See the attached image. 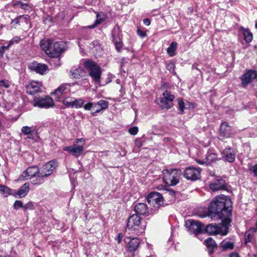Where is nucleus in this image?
<instances>
[{
    "instance_id": "1",
    "label": "nucleus",
    "mask_w": 257,
    "mask_h": 257,
    "mask_svg": "<svg viewBox=\"0 0 257 257\" xmlns=\"http://www.w3.org/2000/svg\"><path fill=\"white\" fill-rule=\"evenodd\" d=\"M232 201L230 199L224 195L215 197L210 203L208 208L209 215L211 218L231 219Z\"/></svg>"
},
{
    "instance_id": "2",
    "label": "nucleus",
    "mask_w": 257,
    "mask_h": 257,
    "mask_svg": "<svg viewBox=\"0 0 257 257\" xmlns=\"http://www.w3.org/2000/svg\"><path fill=\"white\" fill-rule=\"evenodd\" d=\"M146 222L137 214H133L127 219V229L130 233L139 235L145 232Z\"/></svg>"
},
{
    "instance_id": "3",
    "label": "nucleus",
    "mask_w": 257,
    "mask_h": 257,
    "mask_svg": "<svg viewBox=\"0 0 257 257\" xmlns=\"http://www.w3.org/2000/svg\"><path fill=\"white\" fill-rule=\"evenodd\" d=\"M221 220L222 222L219 224L215 223L208 224L205 228H204L205 232L209 235H226L228 233L231 219L226 218Z\"/></svg>"
},
{
    "instance_id": "4",
    "label": "nucleus",
    "mask_w": 257,
    "mask_h": 257,
    "mask_svg": "<svg viewBox=\"0 0 257 257\" xmlns=\"http://www.w3.org/2000/svg\"><path fill=\"white\" fill-rule=\"evenodd\" d=\"M181 171L178 169H166L163 171V180L169 186H175L180 180Z\"/></svg>"
},
{
    "instance_id": "5",
    "label": "nucleus",
    "mask_w": 257,
    "mask_h": 257,
    "mask_svg": "<svg viewBox=\"0 0 257 257\" xmlns=\"http://www.w3.org/2000/svg\"><path fill=\"white\" fill-rule=\"evenodd\" d=\"M84 66L88 71L89 75L92 78L95 84L100 82L102 73L101 68L97 63L91 60H87L84 63Z\"/></svg>"
},
{
    "instance_id": "6",
    "label": "nucleus",
    "mask_w": 257,
    "mask_h": 257,
    "mask_svg": "<svg viewBox=\"0 0 257 257\" xmlns=\"http://www.w3.org/2000/svg\"><path fill=\"white\" fill-rule=\"evenodd\" d=\"M58 166V163L56 161L52 160L45 164L40 170V175H39V182H35V180L32 181L34 185H40L44 182V177H47L51 175L53 171L56 169Z\"/></svg>"
},
{
    "instance_id": "7",
    "label": "nucleus",
    "mask_w": 257,
    "mask_h": 257,
    "mask_svg": "<svg viewBox=\"0 0 257 257\" xmlns=\"http://www.w3.org/2000/svg\"><path fill=\"white\" fill-rule=\"evenodd\" d=\"M33 105L35 107H38L41 108H48L54 105L53 99L48 96L36 97L34 98L32 102Z\"/></svg>"
},
{
    "instance_id": "8",
    "label": "nucleus",
    "mask_w": 257,
    "mask_h": 257,
    "mask_svg": "<svg viewBox=\"0 0 257 257\" xmlns=\"http://www.w3.org/2000/svg\"><path fill=\"white\" fill-rule=\"evenodd\" d=\"M185 226L190 233L197 235L204 231V225L198 221L188 219L185 222Z\"/></svg>"
},
{
    "instance_id": "9",
    "label": "nucleus",
    "mask_w": 257,
    "mask_h": 257,
    "mask_svg": "<svg viewBox=\"0 0 257 257\" xmlns=\"http://www.w3.org/2000/svg\"><path fill=\"white\" fill-rule=\"evenodd\" d=\"M147 202L155 209H159L164 203L162 195L158 192H151L147 197Z\"/></svg>"
},
{
    "instance_id": "10",
    "label": "nucleus",
    "mask_w": 257,
    "mask_h": 257,
    "mask_svg": "<svg viewBox=\"0 0 257 257\" xmlns=\"http://www.w3.org/2000/svg\"><path fill=\"white\" fill-rule=\"evenodd\" d=\"M175 96L167 90L164 91L163 93V97L160 98L159 105L162 109H168L173 105V101Z\"/></svg>"
},
{
    "instance_id": "11",
    "label": "nucleus",
    "mask_w": 257,
    "mask_h": 257,
    "mask_svg": "<svg viewBox=\"0 0 257 257\" xmlns=\"http://www.w3.org/2000/svg\"><path fill=\"white\" fill-rule=\"evenodd\" d=\"M201 170L199 168L189 167L184 172V177L188 180L196 181L201 177Z\"/></svg>"
},
{
    "instance_id": "12",
    "label": "nucleus",
    "mask_w": 257,
    "mask_h": 257,
    "mask_svg": "<svg viewBox=\"0 0 257 257\" xmlns=\"http://www.w3.org/2000/svg\"><path fill=\"white\" fill-rule=\"evenodd\" d=\"M243 86H245L253 80H257V71L250 69L247 70L241 77Z\"/></svg>"
},
{
    "instance_id": "13",
    "label": "nucleus",
    "mask_w": 257,
    "mask_h": 257,
    "mask_svg": "<svg viewBox=\"0 0 257 257\" xmlns=\"http://www.w3.org/2000/svg\"><path fill=\"white\" fill-rule=\"evenodd\" d=\"M42 84L41 82L32 81L26 85L27 92L31 95H34L42 91Z\"/></svg>"
},
{
    "instance_id": "14",
    "label": "nucleus",
    "mask_w": 257,
    "mask_h": 257,
    "mask_svg": "<svg viewBox=\"0 0 257 257\" xmlns=\"http://www.w3.org/2000/svg\"><path fill=\"white\" fill-rule=\"evenodd\" d=\"M236 156V153L234 150L228 147L224 149L221 152V159L229 163H232L234 161Z\"/></svg>"
},
{
    "instance_id": "15",
    "label": "nucleus",
    "mask_w": 257,
    "mask_h": 257,
    "mask_svg": "<svg viewBox=\"0 0 257 257\" xmlns=\"http://www.w3.org/2000/svg\"><path fill=\"white\" fill-rule=\"evenodd\" d=\"M29 68L36 73L44 75L48 70V66L45 64L38 63L36 62H33L29 64Z\"/></svg>"
},
{
    "instance_id": "16",
    "label": "nucleus",
    "mask_w": 257,
    "mask_h": 257,
    "mask_svg": "<svg viewBox=\"0 0 257 257\" xmlns=\"http://www.w3.org/2000/svg\"><path fill=\"white\" fill-rule=\"evenodd\" d=\"M232 135V130L227 122H222L220 127L219 137L221 139L229 138Z\"/></svg>"
},
{
    "instance_id": "17",
    "label": "nucleus",
    "mask_w": 257,
    "mask_h": 257,
    "mask_svg": "<svg viewBox=\"0 0 257 257\" xmlns=\"http://www.w3.org/2000/svg\"><path fill=\"white\" fill-rule=\"evenodd\" d=\"M210 188L213 191L219 190H225L227 188L225 184V181L224 179H219L216 180L214 182L210 185Z\"/></svg>"
},
{
    "instance_id": "18",
    "label": "nucleus",
    "mask_w": 257,
    "mask_h": 257,
    "mask_svg": "<svg viewBox=\"0 0 257 257\" xmlns=\"http://www.w3.org/2000/svg\"><path fill=\"white\" fill-rule=\"evenodd\" d=\"M71 85L69 83H63L54 91V94L56 95L58 100L62 94L69 92Z\"/></svg>"
},
{
    "instance_id": "19",
    "label": "nucleus",
    "mask_w": 257,
    "mask_h": 257,
    "mask_svg": "<svg viewBox=\"0 0 257 257\" xmlns=\"http://www.w3.org/2000/svg\"><path fill=\"white\" fill-rule=\"evenodd\" d=\"M108 107V102L104 100H100L97 103H94V109L95 110L91 112L92 116H96V113L100 112L102 110L106 109Z\"/></svg>"
},
{
    "instance_id": "20",
    "label": "nucleus",
    "mask_w": 257,
    "mask_h": 257,
    "mask_svg": "<svg viewBox=\"0 0 257 257\" xmlns=\"http://www.w3.org/2000/svg\"><path fill=\"white\" fill-rule=\"evenodd\" d=\"M205 156V160L206 161L207 165L215 163L217 161L221 159V158H218V155L217 153L210 150L207 152Z\"/></svg>"
},
{
    "instance_id": "21",
    "label": "nucleus",
    "mask_w": 257,
    "mask_h": 257,
    "mask_svg": "<svg viewBox=\"0 0 257 257\" xmlns=\"http://www.w3.org/2000/svg\"><path fill=\"white\" fill-rule=\"evenodd\" d=\"M135 211L136 214L147 216L149 214L147 205L144 203H138L135 206Z\"/></svg>"
},
{
    "instance_id": "22",
    "label": "nucleus",
    "mask_w": 257,
    "mask_h": 257,
    "mask_svg": "<svg viewBox=\"0 0 257 257\" xmlns=\"http://www.w3.org/2000/svg\"><path fill=\"white\" fill-rule=\"evenodd\" d=\"M70 72L73 78L75 79H80L85 73L83 69L80 67L72 68Z\"/></svg>"
},
{
    "instance_id": "23",
    "label": "nucleus",
    "mask_w": 257,
    "mask_h": 257,
    "mask_svg": "<svg viewBox=\"0 0 257 257\" xmlns=\"http://www.w3.org/2000/svg\"><path fill=\"white\" fill-rule=\"evenodd\" d=\"M106 18V15L104 13H98L96 15V20L94 24L87 26L88 29H93L103 22Z\"/></svg>"
},
{
    "instance_id": "24",
    "label": "nucleus",
    "mask_w": 257,
    "mask_h": 257,
    "mask_svg": "<svg viewBox=\"0 0 257 257\" xmlns=\"http://www.w3.org/2000/svg\"><path fill=\"white\" fill-rule=\"evenodd\" d=\"M204 243L208 248V252L210 254H212L214 249L217 248V244L215 240L212 237H208L205 239Z\"/></svg>"
},
{
    "instance_id": "25",
    "label": "nucleus",
    "mask_w": 257,
    "mask_h": 257,
    "mask_svg": "<svg viewBox=\"0 0 257 257\" xmlns=\"http://www.w3.org/2000/svg\"><path fill=\"white\" fill-rule=\"evenodd\" d=\"M29 183H25L16 192V194L19 196L20 198L24 197L27 195L29 191Z\"/></svg>"
},
{
    "instance_id": "26",
    "label": "nucleus",
    "mask_w": 257,
    "mask_h": 257,
    "mask_svg": "<svg viewBox=\"0 0 257 257\" xmlns=\"http://www.w3.org/2000/svg\"><path fill=\"white\" fill-rule=\"evenodd\" d=\"M26 171L30 178H34L37 175H40V169L37 166L29 167Z\"/></svg>"
},
{
    "instance_id": "27",
    "label": "nucleus",
    "mask_w": 257,
    "mask_h": 257,
    "mask_svg": "<svg viewBox=\"0 0 257 257\" xmlns=\"http://www.w3.org/2000/svg\"><path fill=\"white\" fill-rule=\"evenodd\" d=\"M139 245V240L137 238H133L128 242L127 247L130 251H134Z\"/></svg>"
},
{
    "instance_id": "28",
    "label": "nucleus",
    "mask_w": 257,
    "mask_h": 257,
    "mask_svg": "<svg viewBox=\"0 0 257 257\" xmlns=\"http://www.w3.org/2000/svg\"><path fill=\"white\" fill-rule=\"evenodd\" d=\"M112 41L121 40V30L118 25H116L113 29L111 33Z\"/></svg>"
},
{
    "instance_id": "29",
    "label": "nucleus",
    "mask_w": 257,
    "mask_h": 257,
    "mask_svg": "<svg viewBox=\"0 0 257 257\" xmlns=\"http://www.w3.org/2000/svg\"><path fill=\"white\" fill-rule=\"evenodd\" d=\"M53 49L54 51L52 53L53 54L54 56H57V57L60 55L61 52H62L63 49L62 47V43L60 42H53Z\"/></svg>"
},
{
    "instance_id": "30",
    "label": "nucleus",
    "mask_w": 257,
    "mask_h": 257,
    "mask_svg": "<svg viewBox=\"0 0 257 257\" xmlns=\"http://www.w3.org/2000/svg\"><path fill=\"white\" fill-rule=\"evenodd\" d=\"M83 145H76V144H73L72 154L76 157H78L81 155L83 151Z\"/></svg>"
},
{
    "instance_id": "31",
    "label": "nucleus",
    "mask_w": 257,
    "mask_h": 257,
    "mask_svg": "<svg viewBox=\"0 0 257 257\" xmlns=\"http://www.w3.org/2000/svg\"><path fill=\"white\" fill-rule=\"evenodd\" d=\"M220 247L223 250L232 249L234 248V243L229 240L224 239L221 242Z\"/></svg>"
},
{
    "instance_id": "32",
    "label": "nucleus",
    "mask_w": 257,
    "mask_h": 257,
    "mask_svg": "<svg viewBox=\"0 0 257 257\" xmlns=\"http://www.w3.org/2000/svg\"><path fill=\"white\" fill-rule=\"evenodd\" d=\"M22 133L26 136H27V138L29 139H34V136L33 134V131L31 127L28 126H23L21 128Z\"/></svg>"
},
{
    "instance_id": "33",
    "label": "nucleus",
    "mask_w": 257,
    "mask_h": 257,
    "mask_svg": "<svg viewBox=\"0 0 257 257\" xmlns=\"http://www.w3.org/2000/svg\"><path fill=\"white\" fill-rule=\"evenodd\" d=\"M177 47V43L175 42H172L170 46L167 48V52L170 57L175 55V51Z\"/></svg>"
},
{
    "instance_id": "34",
    "label": "nucleus",
    "mask_w": 257,
    "mask_h": 257,
    "mask_svg": "<svg viewBox=\"0 0 257 257\" xmlns=\"http://www.w3.org/2000/svg\"><path fill=\"white\" fill-rule=\"evenodd\" d=\"M53 41L50 39L43 40L41 42L42 49L46 53Z\"/></svg>"
},
{
    "instance_id": "35",
    "label": "nucleus",
    "mask_w": 257,
    "mask_h": 257,
    "mask_svg": "<svg viewBox=\"0 0 257 257\" xmlns=\"http://www.w3.org/2000/svg\"><path fill=\"white\" fill-rule=\"evenodd\" d=\"M244 39L246 43H250L252 40L253 35L248 29H243Z\"/></svg>"
},
{
    "instance_id": "36",
    "label": "nucleus",
    "mask_w": 257,
    "mask_h": 257,
    "mask_svg": "<svg viewBox=\"0 0 257 257\" xmlns=\"http://www.w3.org/2000/svg\"><path fill=\"white\" fill-rule=\"evenodd\" d=\"M73 108H80L84 104V100L81 99H76L74 97H73Z\"/></svg>"
},
{
    "instance_id": "37",
    "label": "nucleus",
    "mask_w": 257,
    "mask_h": 257,
    "mask_svg": "<svg viewBox=\"0 0 257 257\" xmlns=\"http://www.w3.org/2000/svg\"><path fill=\"white\" fill-rule=\"evenodd\" d=\"M0 191L5 197L8 196L11 193V190L9 187L1 184Z\"/></svg>"
},
{
    "instance_id": "38",
    "label": "nucleus",
    "mask_w": 257,
    "mask_h": 257,
    "mask_svg": "<svg viewBox=\"0 0 257 257\" xmlns=\"http://www.w3.org/2000/svg\"><path fill=\"white\" fill-rule=\"evenodd\" d=\"M73 97H67L63 99L62 102L64 105L68 107L73 108Z\"/></svg>"
},
{
    "instance_id": "39",
    "label": "nucleus",
    "mask_w": 257,
    "mask_h": 257,
    "mask_svg": "<svg viewBox=\"0 0 257 257\" xmlns=\"http://www.w3.org/2000/svg\"><path fill=\"white\" fill-rule=\"evenodd\" d=\"M29 18V16L27 15H24L20 16L19 17L16 18L14 19L12 21V23H15L16 24H19L20 23V21L21 19H24L25 22H26L27 20Z\"/></svg>"
},
{
    "instance_id": "40",
    "label": "nucleus",
    "mask_w": 257,
    "mask_h": 257,
    "mask_svg": "<svg viewBox=\"0 0 257 257\" xmlns=\"http://www.w3.org/2000/svg\"><path fill=\"white\" fill-rule=\"evenodd\" d=\"M175 64L173 62H169L166 66V68L167 70H168L170 72H172L174 75H176V73L175 71Z\"/></svg>"
},
{
    "instance_id": "41",
    "label": "nucleus",
    "mask_w": 257,
    "mask_h": 257,
    "mask_svg": "<svg viewBox=\"0 0 257 257\" xmlns=\"http://www.w3.org/2000/svg\"><path fill=\"white\" fill-rule=\"evenodd\" d=\"M21 40V39L20 37H19V36L15 37L14 38H13L12 40H11L10 41L9 44L8 45V46L9 48L11 46L14 45V44L19 43Z\"/></svg>"
},
{
    "instance_id": "42",
    "label": "nucleus",
    "mask_w": 257,
    "mask_h": 257,
    "mask_svg": "<svg viewBox=\"0 0 257 257\" xmlns=\"http://www.w3.org/2000/svg\"><path fill=\"white\" fill-rule=\"evenodd\" d=\"M178 104L179 106V109L181 111V114H183L184 112V102L183 101V99L181 98H178Z\"/></svg>"
},
{
    "instance_id": "43",
    "label": "nucleus",
    "mask_w": 257,
    "mask_h": 257,
    "mask_svg": "<svg viewBox=\"0 0 257 257\" xmlns=\"http://www.w3.org/2000/svg\"><path fill=\"white\" fill-rule=\"evenodd\" d=\"M16 5H19L20 7L25 10L26 12L29 11L31 8L27 4H24L21 2H18Z\"/></svg>"
},
{
    "instance_id": "44",
    "label": "nucleus",
    "mask_w": 257,
    "mask_h": 257,
    "mask_svg": "<svg viewBox=\"0 0 257 257\" xmlns=\"http://www.w3.org/2000/svg\"><path fill=\"white\" fill-rule=\"evenodd\" d=\"M10 82L8 80H0V86L8 88L10 86Z\"/></svg>"
},
{
    "instance_id": "45",
    "label": "nucleus",
    "mask_w": 257,
    "mask_h": 257,
    "mask_svg": "<svg viewBox=\"0 0 257 257\" xmlns=\"http://www.w3.org/2000/svg\"><path fill=\"white\" fill-rule=\"evenodd\" d=\"M14 208L16 210H18L20 208H24L23 202L20 200H16L14 204Z\"/></svg>"
},
{
    "instance_id": "46",
    "label": "nucleus",
    "mask_w": 257,
    "mask_h": 257,
    "mask_svg": "<svg viewBox=\"0 0 257 257\" xmlns=\"http://www.w3.org/2000/svg\"><path fill=\"white\" fill-rule=\"evenodd\" d=\"M54 51V50L53 49V42H52L51 46L48 51L46 52V54L48 55L50 57L52 58H57V56H54L53 54L52 53Z\"/></svg>"
},
{
    "instance_id": "47",
    "label": "nucleus",
    "mask_w": 257,
    "mask_h": 257,
    "mask_svg": "<svg viewBox=\"0 0 257 257\" xmlns=\"http://www.w3.org/2000/svg\"><path fill=\"white\" fill-rule=\"evenodd\" d=\"M128 132L132 135H136L139 132V128L137 126H133L130 127Z\"/></svg>"
},
{
    "instance_id": "48",
    "label": "nucleus",
    "mask_w": 257,
    "mask_h": 257,
    "mask_svg": "<svg viewBox=\"0 0 257 257\" xmlns=\"http://www.w3.org/2000/svg\"><path fill=\"white\" fill-rule=\"evenodd\" d=\"M115 44V48L117 51H119L122 46V44L120 40L112 41Z\"/></svg>"
},
{
    "instance_id": "49",
    "label": "nucleus",
    "mask_w": 257,
    "mask_h": 257,
    "mask_svg": "<svg viewBox=\"0 0 257 257\" xmlns=\"http://www.w3.org/2000/svg\"><path fill=\"white\" fill-rule=\"evenodd\" d=\"M95 103L88 102L83 106L84 109L86 110H90L91 108L94 109Z\"/></svg>"
},
{
    "instance_id": "50",
    "label": "nucleus",
    "mask_w": 257,
    "mask_h": 257,
    "mask_svg": "<svg viewBox=\"0 0 257 257\" xmlns=\"http://www.w3.org/2000/svg\"><path fill=\"white\" fill-rule=\"evenodd\" d=\"M34 208V205L32 202H29L24 205L25 210H32Z\"/></svg>"
},
{
    "instance_id": "51",
    "label": "nucleus",
    "mask_w": 257,
    "mask_h": 257,
    "mask_svg": "<svg viewBox=\"0 0 257 257\" xmlns=\"http://www.w3.org/2000/svg\"><path fill=\"white\" fill-rule=\"evenodd\" d=\"M135 146L140 148L143 146V142L141 138H137L135 141Z\"/></svg>"
},
{
    "instance_id": "52",
    "label": "nucleus",
    "mask_w": 257,
    "mask_h": 257,
    "mask_svg": "<svg viewBox=\"0 0 257 257\" xmlns=\"http://www.w3.org/2000/svg\"><path fill=\"white\" fill-rule=\"evenodd\" d=\"M28 177V175H27V173L26 171H24L22 174L20 176L18 180L20 181H24L25 180V178Z\"/></svg>"
},
{
    "instance_id": "53",
    "label": "nucleus",
    "mask_w": 257,
    "mask_h": 257,
    "mask_svg": "<svg viewBox=\"0 0 257 257\" xmlns=\"http://www.w3.org/2000/svg\"><path fill=\"white\" fill-rule=\"evenodd\" d=\"M137 32L138 35L141 38H144L147 35L146 32H145L144 31H143L139 29H138L137 30Z\"/></svg>"
},
{
    "instance_id": "54",
    "label": "nucleus",
    "mask_w": 257,
    "mask_h": 257,
    "mask_svg": "<svg viewBox=\"0 0 257 257\" xmlns=\"http://www.w3.org/2000/svg\"><path fill=\"white\" fill-rule=\"evenodd\" d=\"M8 49H9V47L8 46H4L0 47V58L3 57L5 51Z\"/></svg>"
},
{
    "instance_id": "55",
    "label": "nucleus",
    "mask_w": 257,
    "mask_h": 257,
    "mask_svg": "<svg viewBox=\"0 0 257 257\" xmlns=\"http://www.w3.org/2000/svg\"><path fill=\"white\" fill-rule=\"evenodd\" d=\"M250 170L253 173L255 176H257V164L250 168Z\"/></svg>"
},
{
    "instance_id": "56",
    "label": "nucleus",
    "mask_w": 257,
    "mask_h": 257,
    "mask_svg": "<svg viewBox=\"0 0 257 257\" xmlns=\"http://www.w3.org/2000/svg\"><path fill=\"white\" fill-rule=\"evenodd\" d=\"M250 241V235L248 232H246L245 234V241L246 243Z\"/></svg>"
},
{
    "instance_id": "57",
    "label": "nucleus",
    "mask_w": 257,
    "mask_h": 257,
    "mask_svg": "<svg viewBox=\"0 0 257 257\" xmlns=\"http://www.w3.org/2000/svg\"><path fill=\"white\" fill-rule=\"evenodd\" d=\"M85 140L84 138H81V139H77L75 141L73 144H76V145H77V144L80 142H83V143L85 142Z\"/></svg>"
},
{
    "instance_id": "58",
    "label": "nucleus",
    "mask_w": 257,
    "mask_h": 257,
    "mask_svg": "<svg viewBox=\"0 0 257 257\" xmlns=\"http://www.w3.org/2000/svg\"><path fill=\"white\" fill-rule=\"evenodd\" d=\"M166 193L171 196H173L175 194V192L173 190H167Z\"/></svg>"
},
{
    "instance_id": "59",
    "label": "nucleus",
    "mask_w": 257,
    "mask_h": 257,
    "mask_svg": "<svg viewBox=\"0 0 257 257\" xmlns=\"http://www.w3.org/2000/svg\"><path fill=\"white\" fill-rule=\"evenodd\" d=\"M72 146H69V147H65L63 149L64 151H68L71 154H72Z\"/></svg>"
},
{
    "instance_id": "60",
    "label": "nucleus",
    "mask_w": 257,
    "mask_h": 257,
    "mask_svg": "<svg viewBox=\"0 0 257 257\" xmlns=\"http://www.w3.org/2000/svg\"><path fill=\"white\" fill-rule=\"evenodd\" d=\"M143 22H144V24H145L147 26H149L150 25V24H151L150 20L148 19V18L145 19L143 20Z\"/></svg>"
},
{
    "instance_id": "61",
    "label": "nucleus",
    "mask_w": 257,
    "mask_h": 257,
    "mask_svg": "<svg viewBox=\"0 0 257 257\" xmlns=\"http://www.w3.org/2000/svg\"><path fill=\"white\" fill-rule=\"evenodd\" d=\"M229 257H240V256L238 254V253H237L236 252H233L230 254Z\"/></svg>"
},
{
    "instance_id": "62",
    "label": "nucleus",
    "mask_w": 257,
    "mask_h": 257,
    "mask_svg": "<svg viewBox=\"0 0 257 257\" xmlns=\"http://www.w3.org/2000/svg\"><path fill=\"white\" fill-rule=\"evenodd\" d=\"M196 162L198 164L200 165H204L205 164H206V161L201 160H197Z\"/></svg>"
},
{
    "instance_id": "63",
    "label": "nucleus",
    "mask_w": 257,
    "mask_h": 257,
    "mask_svg": "<svg viewBox=\"0 0 257 257\" xmlns=\"http://www.w3.org/2000/svg\"><path fill=\"white\" fill-rule=\"evenodd\" d=\"M121 237L120 236V234L118 235V243H120V241H121Z\"/></svg>"
},
{
    "instance_id": "64",
    "label": "nucleus",
    "mask_w": 257,
    "mask_h": 257,
    "mask_svg": "<svg viewBox=\"0 0 257 257\" xmlns=\"http://www.w3.org/2000/svg\"><path fill=\"white\" fill-rule=\"evenodd\" d=\"M255 28L257 29V21L255 22Z\"/></svg>"
}]
</instances>
